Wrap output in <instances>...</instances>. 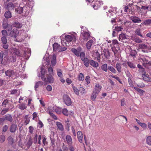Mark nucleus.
I'll return each instance as SVG.
<instances>
[{
	"label": "nucleus",
	"instance_id": "obj_21",
	"mask_svg": "<svg viewBox=\"0 0 151 151\" xmlns=\"http://www.w3.org/2000/svg\"><path fill=\"white\" fill-rule=\"evenodd\" d=\"M56 63V56L55 54H53L51 60V64L52 66H55Z\"/></svg>",
	"mask_w": 151,
	"mask_h": 151
},
{
	"label": "nucleus",
	"instance_id": "obj_3",
	"mask_svg": "<svg viewBox=\"0 0 151 151\" xmlns=\"http://www.w3.org/2000/svg\"><path fill=\"white\" fill-rule=\"evenodd\" d=\"M71 51L77 57H79L80 53L82 52V49L80 46L78 47L77 49L72 48Z\"/></svg>",
	"mask_w": 151,
	"mask_h": 151
},
{
	"label": "nucleus",
	"instance_id": "obj_32",
	"mask_svg": "<svg viewBox=\"0 0 151 151\" xmlns=\"http://www.w3.org/2000/svg\"><path fill=\"white\" fill-rule=\"evenodd\" d=\"M16 58L15 56H10L9 58H8V61L11 62H14L16 61Z\"/></svg>",
	"mask_w": 151,
	"mask_h": 151
},
{
	"label": "nucleus",
	"instance_id": "obj_53",
	"mask_svg": "<svg viewBox=\"0 0 151 151\" xmlns=\"http://www.w3.org/2000/svg\"><path fill=\"white\" fill-rule=\"evenodd\" d=\"M28 115H26L24 116V119H26L25 121V123H26V125L28 124L29 122L30 119L28 118Z\"/></svg>",
	"mask_w": 151,
	"mask_h": 151
},
{
	"label": "nucleus",
	"instance_id": "obj_12",
	"mask_svg": "<svg viewBox=\"0 0 151 151\" xmlns=\"http://www.w3.org/2000/svg\"><path fill=\"white\" fill-rule=\"evenodd\" d=\"M19 33V31L16 28L14 29L12 31L10 32L11 37H13L14 38H16L17 35H18Z\"/></svg>",
	"mask_w": 151,
	"mask_h": 151
},
{
	"label": "nucleus",
	"instance_id": "obj_11",
	"mask_svg": "<svg viewBox=\"0 0 151 151\" xmlns=\"http://www.w3.org/2000/svg\"><path fill=\"white\" fill-rule=\"evenodd\" d=\"M4 121H6L11 123L13 121V118L11 114H7L5 115L4 117Z\"/></svg>",
	"mask_w": 151,
	"mask_h": 151
},
{
	"label": "nucleus",
	"instance_id": "obj_41",
	"mask_svg": "<svg viewBox=\"0 0 151 151\" xmlns=\"http://www.w3.org/2000/svg\"><path fill=\"white\" fill-rule=\"evenodd\" d=\"M7 140L8 141L9 143L11 145H12L14 143V140L12 137L10 136L8 137Z\"/></svg>",
	"mask_w": 151,
	"mask_h": 151
},
{
	"label": "nucleus",
	"instance_id": "obj_64",
	"mask_svg": "<svg viewBox=\"0 0 151 151\" xmlns=\"http://www.w3.org/2000/svg\"><path fill=\"white\" fill-rule=\"evenodd\" d=\"M139 125H140L141 127H142L144 129H146L147 127V124L144 123H140Z\"/></svg>",
	"mask_w": 151,
	"mask_h": 151
},
{
	"label": "nucleus",
	"instance_id": "obj_58",
	"mask_svg": "<svg viewBox=\"0 0 151 151\" xmlns=\"http://www.w3.org/2000/svg\"><path fill=\"white\" fill-rule=\"evenodd\" d=\"M18 146L21 148L23 147V145L21 139H20L18 142Z\"/></svg>",
	"mask_w": 151,
	"mask_h": 151
},
{
	"label": "nucleus",
	"instance_id": "obj_62",
	"mask_svg": "<svg viewBox=\"0 0 151 151\" xmlns=\"http://www.w3.org/2000/svg\"><path fill=\"white\" fill-rule=\"evenodd\" d=\"M8 128V126L7 125H4L2 128V132H6Z\"/></svg>",
	"mask_w": 151,
	"mask_h": 151
},
{
	"label": "nucleus",
	"instance_id": "obj_18",
	"mask_svg": "<svg viewBox=\"0 0 151 151\" xmlns=\"http://www.w3.org/2000/svg\"><path fill=\"white\" fill-rule=\"evenodd\" d=\"M42 142L43 143V146H46L48 145V142L47 141V138L45 135H43L42 136Z\"/></svg>",
	"mask_w": 151,
	"mask_h": 151
},
{
	"label": "nucleus",
	"instance_id": "obj_48",
	"mask_svg": "<svg viewBox=\"0 0 151 151\" xmlns=\"http://www.w3.org/2000/svg\"><path fill=\"white\" fill-rule=\"evenodd\" d=\"M137 53L135 50H132L130 52V55L132 56L135 57L137 54Z\"/></svg>",
	"mask_w": 151,
	"mask_h": 151
},
{
	"label": "nucleus",
	"instance_id": "obj_9",
	"mask_svg": "<svg viewBox=\"0 0 151 151\" xmlns=\"http://www.w3.org/2000/svg\"><path fill=\"white\" fill-rule=\"evenodd\" d=\"M129 19L132 22L135 23H139L142 22L139 18L134 16L130 17Z\"/></svg>",
	"mask_w": 151,
	"mask_h": 151
},
{
	"label": "nucleus",
	"instance_id": "obj_56",
	"mask_svg": "<svg viewBox=\"0 0 151 151\" xmlns=\"http://www.w3.org/2000/svg\"><path fill=\"white\" fill-rule=\"evenodd\" d=\"M93 54L94 55V57L95 58L98 56H99L100 55L99 53L98 52V50H95L93 51Z\"/></svg>",
	"mask_w": 151,
	"mask_h": 151
},
{
	"label": "nucleus",
	"instance_id": "obj_27",
	"mask_svg": "<svg viewBox=\"0 0 151 151\" xmlns=\"http://www.w3.org/2000/svg\"><path fill=\"white\" fill-rule=\"evenodd\" d=\"M67 143L68 145L72 144L73 142L72 138L69 135H67Z\"/></svg>",
	"mask_w": 151,
	"mask_h": 151
},
{
	"label": "nucleus",
	"instance_id": "obj_46",
	"mask_svg": "<svg viewBox=\"0 0 151 151\" xmlns=\"http://www.w3.org/2000/svg\"><path fill=\"white\" fill-rule=\"evenodd\" d=\"M47 81L48 82L50 83H52L54 81L53 78L51 75L50 76L47 78Z\"/></svg>",
	"mask_w": 151,
	"mask_h": 151
},
{
	"label": "nucleus",
	"instance_id": "obj_19",
	"mask_svg": "<svg viewBox=\"0 0 151 151\" xmlns=\"http://www.w3.org/2000/svg\"><path fill=\"white\" fill-rule=\"evenodd\" d=\"M9 24L8 19H4L3 20L2 24L3 28L4 29H6V28L7 27V26Z\"/></svg>",
	"mask_w": 151,
	"mask_h": 151
},
{
	"label": "nucleus",
	"instance_id": "obj_10",
	"mask_svg": "<svg viewBox=\"0 0 151 151\" xmlns=\"http://www.w3.org/2000/svg\"><path fill=\"white\" fill-rule=\"evenodd\" d=\"M81 33L82 35V36L84 37V40H87L88 38L90 36V34L88 32L84 31L83 30H81Z\"/></svg>",
	"mask_w": 151,
	"mask_h": 151
},
{
	"label": "nucleus",
	"instance_id": "obj_28",
	"mask_svg": "<svg viewBox=\"0 0 151 151\" xmlns=\"http://www.w3.org/2000/svg\"><path fill=\"white\" fill-rule=\"evenodd\" d=\"M8 104H9V106H11V104H9L8 100L7 99H6L4 100L2 103L1 105L3 106L4 107H6V105Z\"/></svg>",
	"mask_w": 151,
	"mask_h": 151
},
{
	"label": "nucleus",
	"instance_id": "obj_5",
	"mask_svg": "<svg viewBox=\"0 0 151 151\" xmlns=\"http://www.w3.org/2000/svg\"><path fill=\"white\" fill-rule=\"evenodd\" d=\"M6 76H8L9 78L14 79V72L12 70L9 69L5 72Z\"/></svg>",
	"mask_w": 151,
	"mask_h": 151
},
{
	"label": "nucleus",
	"instance_id": "obj_61",
	"mask_svg": "<svg viewBox=\"0 0 151 151\" xmlns=\"http://www.w3.org/2000/svg\"><path fill=\"white\" fill-rule=\"evenodd\" d=\"M123 28L122 27H117L116 26L115 27V30L117 32H119L122 30V29H123Z\"/></svg>",
	"mask_w": 151,
	"mask_h": 151
},
{
	"label": "nucleus",
	"instance_id": "obj_8",
	"mask_svg": "<svg viewBox=\"0 0 151 151\" xmlns=\"http://www.w3.org/2000/svg\"><path fill=\"white\" fill-rule=\"evenodd\" d=\"M4 8L7 9L12 10H13L15 6L12 2H8L6 4H5Z\"/></svg>",
	"mask_w": 151,
	"mask_h": 151
},
{
	"label": "nucleus",
	"instance_id": "obj_2",
	"mask_svg": "<svg viewBox=\"0 0 151 151\" xmlns=\"http://www.w3.org/2000/svg\"><path fill=\"white\" fill-rule=\"evenodd\" d=\"M68 34L70 35H67V42H70L73 40V41L75 42L76 40V37L73 34H75L76 35H77L76 33L75 32H73V33H69Z\"/></svg>",
	"mask_w": 151,
	"mask_h": 151
},
{
	"label": "nucleus",
	"instance_id": "obj_34",
	"mask_svg": "<svg viewBox=\"0 0 151 151\" xmlns=\"http://www.w3.org/2000/svg\"><path fill=\"white\" fill-rule=\"evenodd\" d=\"M143 60L144 62L143 63V65L145 66L147 65H148L150 66H151V62H150L148 61L145 58H144Z\"/></svg>",
	"mask_w": 151,
	"mask_h": 151
},
{
	"label": "nucleus",
	"instance_id": "obj_23",
	"mask_svg": "<svg viewBox=\"0 0 151 151\" xmlns=\"http://www.w3.org/2000/svg\"><path fill=\"white\" fill-rule=\"evenodd\" d=\"M93 42V40H90L87 42L86 44V47L89 50L90 49Z\"/></svg>",
	"mask_w": 151,
	"mask_h": 151
},
{
	"label": "nucleus",
	"instance_id": "obj_55",
	"mask_svg": "<svg viewBox=\"0 0 151 151\" xmlns=\"http://www.w3.org/2000/svg\"><path fill=\"white\" fill-rule=\"evenodd\" d=\"M73 89L76 94L77 95H79V90L75 86H73Z\"/></svg>",
	"mask_w": 151,
	"mask_h": 151
},
{
	"label": "nucleus",
	"instance_id": "obj_16",
	"mask_svg": "<svg viewBox=\"0 0 151 151\" xmlns=\"http://www.w3.org/2000/svg\"><path fill=\"white\" fill-rule=\"evenodd\" d=\"M139 46L141 49L151 50V47L147 46L145 44H140Z\"/></svg>",
	"mask_w": 151,
	"mask_h": 151
},
{
	"label": "nucleus",
	"instance_id": "obj_40",
	"mask_svg": "<svg viewBox=\"0 0 151 151\" xmlns=\"http://www.w3.org/2000/svg\"><path fill=\"white\" fill-rule=\"evenodd\" d=\"M139 72L142 73V78H144V76H145V73L146 71H145V69L144 68H142L141 69H140L139 70Z\"/></svg>",
	"mask_w": 151,
	"mask_h": 151
},
{
	"label": "nucleus",
	"instance_id": "obj_35",
	"mask_svg": "<svg viewBox=\"0 0 151 151\" xmlns=\"http://www.w3.org/2000/svg\"><path fill=\"white\" fill-rule=\"evenodd\" d=\"M108 70L113 73H116V70L112 66H108Z\"/></svg>",
	"mask_w": 151,
	"mask_h": 151
},
{
	"label": "nucleus",
	"instance_id": "obj_4",
	"mask_svg": "<svg viewBox=\"0 0 151 151\" xmlns=\"http://www.w3.org/2000/svg\"><path fill=\"white\" fill-rule=\"evenodd\" d=\"M45 70L42 67L40 68V71L41 74L39 73H37V76L38 77H41V79L42 80L44 81H46V78H45V74L46 73Z\"/></svg>",
	"mask_w": 151,
	"mask_h": 151
},
{
	"label": "nucleus",
	"instance_id": "obj_47",
	"mask_svg": "<svg viewBox=\"0 0 151 151\" xmlns=\"http://www.w3.org/2000/svg\"><path fill=\"white\" fill-rule=\"evenodd\" d=\"M57 73L58 76L60 78L62 76L61 70L60 69H58L57 70Z\"/></svg>",
	"mask_w": 151,
	"mask_h": 151
},
{
	"label": "nucleus",
	"instance_id": "obj_52",
	"mask_svg": "<svg viewBox=\"0 0 151 151\" xmlns=\"http://www.w3.org/2000/svg\"><path fill=\"white\" fill-rule=\"evenodd\" d=\"M127 64L128 66L134 69L136 67L134 64L131 62H127Z\"/></svg>",
	"mask_w": 151,
	"mask_h": 151
},
{
	"label": "nucleus",
	"instance_id": "obj_45",
	"mask_svg": "<svg viewBox=\"0 0 151 151\" xmlns=\"http://www.w3.org/2000/svg\"><path fill=\"white\" fill-rule=\"evenodd\" d=\"M1 41L3 44H6L7 42L6 37L3 36L1 38Z\"/></svg>",
	"mask_w": 151,
	"mask_h": 151
},
{
	"label": "nucleus",
	"instance_id": "obj_54",
	"mask_svg": "<svg viewBox=\"0 0 151 151\" xmlns=\"http://www.w3.org/2000/svg\"><path fill=\"white\" fill-rule=\"evenodd\" d=\"M58 151H66V145H65V144L63 143V145L59 150Z\"/></svg>",
	"mask_w": 151,
	"mask_h": 151
},
{
	"label": "nucleus",
	"instance_id": "obj_60",
	"mask_svg": "<svg viewBox=\"0 0 151 151\" xmlns=\"http://www.w3.org/2000/svg\"><path fill=\"white\" fill-rule=\"evenodd\" d=\"M49 114L51 116L52 118H53L55 120H57L58 118L54 114L52 113L49 111Z\"/></svg>",
	"mask_w": 151,
	"mask_h": 151
},
{
	"label": "nucleus",
	"instance_id": "obj_63",
	"mask_svg": "<svg viewBox=\"0 0 151 151\" xmlns=\"http://www.w3.org/2000/svg\"><path fill=\"white\" fill-rule=\"evenodd\" d=\"M1 33L3 36H5L7 37V33L6 30L5 29H4L2 30Z\"/></svg>",
	"mask_w": 151,
	"mask_h": 151
},
{
	"label": "nucleus",
	"instance_id": "obj_17",
	"mask_svg": "<svg viewBox=\"0 0 151 151\" xmlns=\"http://www.w3.org/2000/svg\"><path fill=\"white\" fill-rule=\"evenodd\" d=\"M89 64L93 67L95 68H96L99 66L98 63L92 60H90Z\"/></svg>",
	"mask_w": 151,
	"mask_h": 151
},
{
	"label": "nucleus",
	"instance_id": "obj_30",
	"mask_svg": "<svg viewBox=\"0 0 151 151\" xmlns=\"http://www.w3.org/2000/svg\"><path fill=\"white\" fill-rule=\"evenodd\" d=\"M53 51H56L60 47V45L59 44L57 43H55L53 45Z\"/></svg>",
	"mask_w": 151,
	"mask_h": 151
},
{
	"label": "nucleus",
	"instance_id": "obj_1",
	"mask_svg": "<svg viewBox=\"0 0 151 151\" xmlns=\"http://www.w3.org/2000/svg\"><path fill=\"white\" fill-rule=\"evenodd\" d=\"M8 62V56L4 55L3 52L1 51L0 53V65H6Z\"/></svg>",
	"mask_w": 151,
	"mask_h": 151
},
{
	"label": "nucleus",
	"instance_id": "obj_42",
	"mask_svg": "<svg viewBox=\"0 0 151 151\" xmlns=\"http://www.w3.org/2000/svg\"><path fill=\"white\" fill-rule=\"evenodd\" d=\"M96 88H95V90L97 91H99V92H100V91L101 90L102 86L101 85H99V84L97 83L96 85Z\"/></svg>",
	"mask_w": 151,
	"mask_h": 151
},
{
	"label": "nucleus",
	"instance_id": "obj_33",
	"mask_svg": "<svg viewBox=\"0 0 151 151\" xmlns=\"http://www.w3.org/2000/svg\"><path fill=\"white\" fill-rule=\"evenodd\" d=\"M27 107L25 103H22L21 104L19 105V108L22 110L25 109Z\"/></svg>",
	"mask_w": 151,
	"mask_h": 151
},
{
	"label": "nucleus",
	"instance_id": "obj_6",
	"mask_svg": "<svg viewBox=\"0 0 151 151\" xmlns=\"http://www.w3.org/2000/svg\"><path fill=\"white\" fill-rule=\"evenodd\" d=\"M103 4L102 1H95L94 4L93 6V8L95 10H97L100 8L101 6Z\"/></svg>",
	"mask_w": 151,
	"mask_h": 151
},
{
	"label": "nucleus",
	"instance_id": "obj_36",
	"mask_svg": "<svg viewBox=\"0 0 151 151\" xmlns=\"http://www.w3.org/2000/svg\"><path fill=\"white\" fill-rule=\"evenodd\" d=\"M101 69L105 72H107L108 70V67L107 64H104L101 66Z\"/></svg>",
	"mask_w": 151,
	"mask_h": 151
},
{
	"label": "nucleus",
	"instance_id": "obj_59",
	"mask_svg": "<svg viewBox=\"0 0 151 151\" xmlns=\"http://www.w3.org/2000/svg\"><path fill=\"white\" fill-rule=\"evenodd\" d=\"M12 26L11 25L9 24L7 26V27L6 28V30L8 32H11L12 31Z\"/></svg>",
	"mask_w": 151,
	"mask_h": 151
},
{
	"label": "nucleus",
	"instance_id": "obj_24",
	"mask_svg": "<svg viewBox=\"0 0 151 151\" xmlns=\"http://www.w3.org/2000/svg\"><path fill=\"white\" fill-rule=\"evenodd\" d=\"M9 109V107L6 108L4 107L3 109L0 112V114L1 115H4L8 112Z\"/></svg>",
	"mask_w": 151,
	"mask_h": 151
},
{
	"label": "nucleus",
	"instance_id": "obj_29",
	"mask_svg": "<svg viewBox=\"0 0 151 151\" xmlns=\"http://www.w3.org/2000/svg\"><path fill=\"white\" fill-rule=\"evenodd\" d=\"M23 8L24 7H22L19 6L17 8H15V11L19 14H21L23 12Z\"/></svg>",
	"mask_w": 151,
	"mask_h": 151
},
{
	"label": "nucleus",
	"instance_id": "obj_49",
	"mask_svg": "<svg viewBox=\"0 0 151 151\" xmlns=\"http://www.w3.org/2000/svg\"><path fill=\"white\" fill-rule=\"evenodd\" d=\"M79 56L81 57V60L84 61L85 59V52L83 51L79 55Z\"/></svg>",
	"mask_w": 151,
	"mask_h": 151
},
{
	"label": "nucleus",
	"instance_id": "obj_22",
	"mask_svg": "<svg viewBox=\"0 0 151 151\" xmlns=\"http://www.w3.org/2000/svg\"><path fill=\"white\" fill-rule=\"evenodd\" d=\"M134 88L135 90L139 92L140 96H143L144 94L143 93L145 92V91L137 87H134Z\"/></svg>",
	"mask_w": 151,
	"mask_h": 151
},
{
	"label": "nucleus",
	"instance_id": "obj_20",
	"mask_svg": "<svg viewBox=\"0 0 151 151\" xmlns=\"http://www.w3.org/2000/svg\"><path fill=\"white\" fill-rule=\"evenodd\" d=\"M4 16L6 19H9L11 17H12V13L9 10H8L6 11L4 14Z\"/></svg>",
	"mask_w": 151,
	"mask_h": 151
},
{
	"label": "nucleus",
	"instance_id": "obj_26",
	"mask_svg": "<svg viewBox=\"0 0 151 151\" xmlns=\"http://www.w3.org/2000/svg\"><path fill=\"white\" fill-rule=\"evenodd\" d=\"M90 60V59H88L87 58H85L84 60L83 61L84 64L87 68L89 66Z\"/></svg>",
	"mask_w": 151,
	"mask_h": 151
},
{
	"label": "nucleus",
	"instance_id": "obj_15",
	"mask_svg": "<svg viewBox=\"0 0 151 151\" xmlns=\"http://www.w3.org/2000/svg\"><path fill=\"white\" fill-rule=\"evenodd\" d=\"M99 93V91H97L94 90V91H93L91 96V99L93 101H95L96 96Z\"/></svg>",
	"mask_w": 151,
	"mask_h": 151
},
{
	"label": "nucleus",
	"instance_id": "obj_7",
	"mask_svg": "<svg viewBox=\"0 0 151 151\" xmlns=\"http://www.w3.org/2000/svg\"><path fill=\"white\" fill-rule=\"evenodd\" d=\"M17 127V125L15 123H12L10 126L9 131L11 133H14L16 131Z\"/></svg>",
	"mask_w": 151,
	"mask_h": 151
},
{
	"label": "nucleus",
	"instance_id": "obj_37",
	"mask_svg": "<svg viewBox=\"0 0 151 151\" xmlns=\"http://www.w3.org/2000/svg\"><path fill=\"white\" fill-rule=\"evenodd\" d=\"M116 68L117 70L119 73H120L121 72V64L119 63H117L116 65Z\"/></svg>",
	"mask_w": 151,
	"mask_h": 151
},
{
	"label": "nucleus",
	"instance_id": "obj_14",
	"mask_svg": "<svg viewBox=\"0 0 151 151\" xmlns=\"http://www.w3.org/2000/svg\"><path fill=\"white\" fill-rule=\"evenodd\" d=\"M12 24L14 27L18 28H20L22 26V23H20L18 22H12Z\"/></svg>",
	"mask_w": 151,
	"mask_h": 151
},
{
	"label": "nucleus",
	"instance_id": "obj_13",
	"mask_svg": "<svg viewBox=\"0 0 151 151\" xmlns=\"http://www.w3.org/2000/svg\"><path fill=\"white\" fill-rule=\"evenodd\" d=\"M65 33L60 37L61 44L64 46H65L66 45V35Z\"/></svg>",
	"mask_w": 151,
	"mask_h": 151
},
{
	"label": "nucleus",
	"instance_id": "obj_38",
	"mask_svg": "<svg viewBox=\"0 0 151 151\" xmlns=\"http://www.w3.org/2000/svg\"><path fill=\"white\" fill-rule=\"evenodd\" d=\"M72 102L69 97L67 95V106H70L71 105Z\"/></svg>",
	"mask_w": 151,
	"mask_h": 151
},
{
	"label": "nucleus",
	"instance_id": "obj_51",
	"mask_svg": "<svg viewBox=\"0 0 151 151\" xmlns=\"http://www.w3.org/2000/svg\"><path fill=\"white\" fill-rule=\"evenodd\" d=\"M5 140V137L4 135H1L0 136V142L1 143L4 142Z\"/></svg>",
	"mask_w": 151,
	"mask_h": 151
},
{
	"label": "nucleus",
	"instance_id": "obj_50",
	"mask_svg": "<svg viewBox=\"0 0 151 151\" xmlns=\"http://www.w3.org/2000/svg\"><path fill=\"white\" fill-rule=\"evenodd\" d=\"M146 142L149 145H151V136H148L147 138Z\"/></svg>",
	"mask_w": 151,
	"mask_h": 151
},
{
	"label": "nucleus",
	"instance_id": "obj_39",
	"mask_svg": "<svg viewBox=\"0 0 151 151\" xmlns=\"http://www.w3.org/2000/svg\"><path fill=\"white\" fill-rule=\"evenodd\" d=\"M145 25L151 24V19H147L145 20L142 23Z\"/></svg>",
	"mask_w": 151,
	"mask_h": 151
},
{
	"label": "nucleus",
	"instance_id": "obj_57",
	"mask_svg": "<svg viewBox=\"0 0 151 151\" xmlns=\"http://www.w3.org/2000/svg\"><path fill=\"white\" fill-rule=\"evenodd\" d=\"M68 149L70 151H74L75 149L72 145V144L70 145H68Z\"/></svg>",
	"mask_w": 151,
	"mask_h": 151
},
{
	"label": "nucleus",
	"instance_id": "obj_31",
	"mask_svg": "<svg viewBox=\"0 0 151 151\" xmlns=\"http://www.w3.org/2000/svg\"><path fill=\"white\" fill-rule=\"evenodd\" d=\"M33 143V141L31 137H30L29 138L27 144L26 145L27 147L28 148H29L32 145Z\"/></svg>",
	"mask_w": 151,
	"mask_h": 151
},
{
	"label": "nucleus",
	"instance_id": "obj_43",
	"mask_svg": "<svg viewBox=\"0 0 151 151\" xmlns=\"http://www.w3.org/2000/svg\"><path fill=\"white\" fill-rule=\"evenodd\" d=\"M84 75L82 73H80L78 77V79L80 81H83L84 80Z\"/></svg>",
	"mask_w": 151,
	"mask_h": 151
},
{
	"label": "nucleus",
	"instance_id": "obj_44",
	"mask_svg": "<svg viewBox=\"0 0 151 151\" xmlns=\"http://www.w3.org/2000/svg\"><path fill=\"white\" fill-rule=\"evenodd\" d=\"M57 125L61 131L63 130V128L62 124L59 122H57Z\"/></svg>",
	"mask_w": 151,
	"mask_h": 151
},
{
	"label": "nucleus",
	"instance_id": "obj_25",
	"mask_svg": "<svg viewBox=\"0 0 151 151\" xmlns=\"http://www.w3.org/2000/svg\"><path fill=\"white\" fill-rule=\"evenodd\" d=\"M119 37L120 39H122V40H124L128 39L129 36L124 34L122 33L119 35Z\"/></svg>",
	"mask_w": 151,
	"mask_h": 151
}]
</instances>
